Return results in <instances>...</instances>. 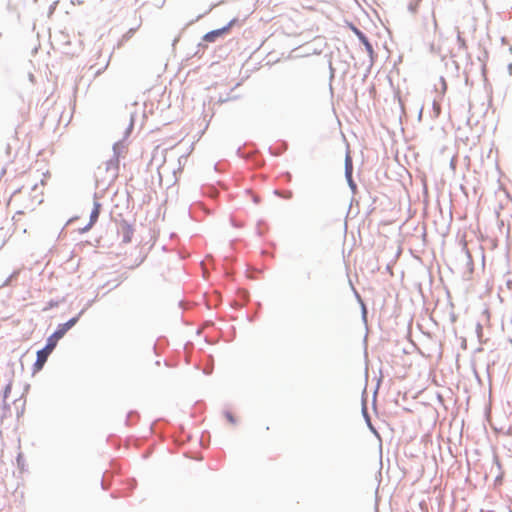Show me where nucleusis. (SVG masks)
I'll use <instances>...</instances> for the list:
<instances>
[{
    "label": "nucleus",
    "instance_id": "423d86ee",
    "mask_svg": "<svg viewBox=\"0 0 512 512\" xmlns=\"http://www.w3.org/2000/svg\"><path fill=\"white\" fill-rule=\"evenodd\" d=\"M345 170H346V175L348 177H350L352 174V159L349 155H347L346 159H345Z\"/></svg>",
    "mask_w": 512,
    "mask_h": 512
},
{
    "label": "nucleus",
    "instance_id": "7ed1b4c3",
    "mask_svg": "<svg viewBox=\"0 0 512 512\" xmlns=\"http://www.w3.org/2000/svg\"><path fill=\"white\" fill-rule=\"evenodd\" d=\"M52 351L53 350L48 349V347L45 346L42 350L37 352V359L34 364L35 371H39L43 368L48 356L52 353Z\"/></svg>",
    "mask_w": 512,
    "mask_h": 512
},
{
    "label": "nucleus",
    "instance_id": "0eeeda50",
    "mask_svg": "<svg viewBox=\"0 0 512 512\" xmlns=\"http://www.w3.org/2000/svg\"><path fill=\"white\" fill-rule=\"evenodd\" d=\"M420 1L421 0H414L412 3L409 4L408 8L412 13H415L417 11Z\"/></svg>",
    "mask_w": 512,
    "mask_h": 512
},
{
    "label": "nucleus",
    "instance_id": "f03ea898",
    "mask_svg": "<svg viewBox=\"0 0 512 512\" xmlns=\"http://www.w3.org/2000/svg\"><path fill=\"white\" fill-rule=\"evenodd\" d=\"M235 23L236 19H233L225 27L206 33L203 40L206 42H214L218 37L228 33Z\"/></svg>",
    "mask_w": 512,
    "mask_h": 512
},
{
    "label": "nucleus",
    "instance_id": "1a4fd4ad",
    "mask_svg": "<svg viewBox=\"0 0 512 512\" xmlns=\"http://www.w3.org/2000/svg\"><path fill=\"white\" fill-rule=\"evenodd\" d=\"M11 389H12V382H9L5 389H4V399H7L9 397V394L11 392Z\"/></svg>",
    "mask_w": 512,
    "mask_h": 512
},
{
    "label": "nucleus",
    "instance_id": "f8f14e48",
    "mask_svg": "<svg viewBox=\"0 0 512 512\" xmlns=\"http://www.w3.org/2000/svg\"><path fill=\"white\" fill-rule=\"evenodd\" d=\"M359 40L363 43V45H365V41H369L364 34L359 37Z\"/></svg>",
    "mask_w": 512,
    "mask_h": 512
},
{
    "label": "nucleus",
    "instance_id": "6e6552de",
    "mask_svg": "<svg viewBox=\"0 0 512 512\" xmlns=\"http://www.w3.org/2000/svg\"><path fill=\"white\" fill-rule=\"evenodd\" d=\"M364 46H365V50H366V52H367L370 56H372V55H373V53H374V49H373V47H372L371 43H370L369 41H365V45H364Z\"/></svg>",
    "mask_w": 512,
    "mask_h": 512
},
{
    "label": "nucleus",
    "instance_id": "9b49d317",
    "mask_svg": "<svg viewBox=\"0 0 512 512\" xmlns=\"http://www.w3.org/2000/svg\"><path fill=\"white\" fill-rule=\"evenodd\" d=\"M353 32L356 34V36L359 38L363 33L355 26H352Z\"/></svg>",
    "mask_w": 512,
    "mask_h": 512
},
{
    "label": "nucleus",
    "instance_id": "39448f33",
    "mask_svg": "<svg viewBox=\"0 0 512 512\" xmlns=\"http://www.w3.org/2000/svg\"><path fill=\"white\" fill-rule=\"evenodd\" d=\"M100 210H101V204L98 202H95L93 210L90 214V222L84 230L90 229L97 222L99 214H100Z\"/></svg>",
    "mask_w": 512,
    "mask_h": 512
},
{
    "label": "nucleus",
    "instance_id": "9d476101",
    "mask_svg": "<svg viewBox=\"0 0 512 512\" xmlns=\"http://www.w3.org/2000/svg\"><path fill=\"white\" fill-rule=\"evenodd\" d=\"M447 90V83L444 78H441V92L444 94Z\"/></svg>",
    "mask_w": 512,
    "mask_h": 512
},
{
    "label": "nucleus",
    "instance_id": "20e7f679",
    "mask_svg": "<svg viewBox=\"0 0 512 512\" xmlns=\"http://www.w3.org/2000/svg\"><path fill=\"white\" fill-rule=\"evenodd\" d=\"M120 228H121V233L123 235V241L125 243H129L132 240L134 228L132 227V225H130L126 221H123L121 223Z\"/></svg>",
    "mask_w": 512,
    "mask_h": 512
},
{
    "label": "nucleus",
    "instance_id": "f257e3e1",
    "mask_svg": "<svg viewBox=\"0 0 512 512\" xmlns=\"http://www.w3.org/2000/svg\"><path fill=\"white\" fill-rule=\"evenodd\" d=\"M78 321V317H74L64 324L58 326L57 330L47 339L46 347L54 350L57 342L66 334V332L72 328Z\"/></svg>",
    "mask_w": 512,
    "mask_h": 512
}]
</instances>
